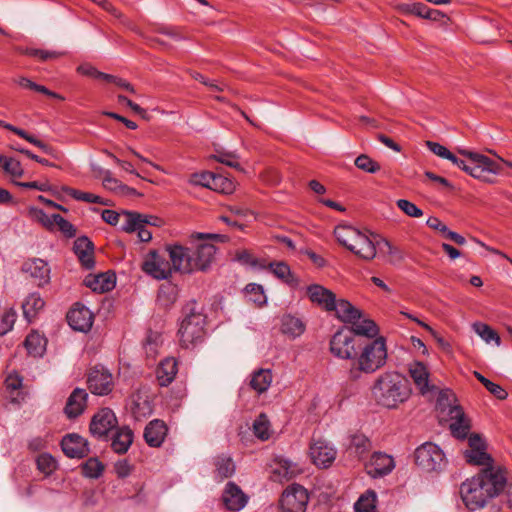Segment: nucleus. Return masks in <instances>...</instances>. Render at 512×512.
I'll list each match as a JSON object with an SVG mask.
<instances>
[{"instance_id":"obj_1","label":"nucleus","mask_w":512,"mask_h":512,"mask_svg":"<svg viewBox=\"0 0 512 512\" xmlns=\"http://www.w3.org/2000/svg\"><path fill=\"white\" fill-rule=\"evenodd\" d=\"M505 482L506 470L500 466L485 467L461 484V499L469 511L483 509L502 492Z\"/></svg>"},{"instance_id":"obj_2","label":"nucleus","mask_w":512,"mask_h":512,"mask_svg":"<svg viewBox=\"0 0 512 512\" xmlns=\"http://www.w3.org/2000/svg\"><path fill=\"white\" fill-rule=\"evenodd\" d=\"M359 346L360 350L354 356L347 372L351 381H358L364 375L375 373L386 364L387 360V347L383 337Z\"/></svg>"},{"instance_id":"obj_3","label":"nucleus","mask_w":512,"mask_h":512,"mask_svg":"<svg viewBox=\"0 0 512 512\" xmlns=\"http://www.w3.org/2000/svg\"><path fill=\"white\" fill-rule=\"evenodd\" d=\"M372 395L380 406L395 409L409 399L411 388L401 374L385 372L376 379L372 387Z\"/></svg>"},{"instance_id":"obj_4","label":"nucleus","mask_w":512,"mask_h":512,"mask_svg":"<svg viewBox=\"0 0 512 512\" xmlns=\"http://www.w3.org/2000/svg\"><path fill=\"white\" fill-rule=\"evenodd\" d=\"M337 318L351 326L348 330L352 332L354 336H363L372 340L378 338L379 328L376 323L366 317L361 310L356 308L349 301L340 304Z\"/></svg>"},{"instance_id":"obj_5","label":"nucleus","mask_w":512,"mask_h":512,"mask_svg":"<svg viewBox=\"0 0 512 512\" xmlns=\"http://www.w3.org/2000/svg\"><path fill=\"white\" fill-rule=\"evenodd\" d=\"M206 317L201 312L191 310L187 313L178 329L179 344L182 348L191 349L204 341Z\"/></svg>"},{"instance_id":"obj_6","label":"nucleus","mask_w":512,"mask_h":512,"mask_svg":"<svg viewBox=\"0 0 512 512\" xmlns=\"http://www.w3.org/2000/svg\"><path fill=\"white\" fill-rule=\"evenodd\" d=\"M415 463L423 471L433 472L441 470L446 464V459L438 445L426 442L415 450Z\"/></svg>"},{"instance_id":"obj_7","label":"nucleus","mask_w":512,"mask_h":512,"mask_svg":"<svg viewBox=\"0 0 512 512\" xmlns=\"http://www.w3.org/2000/svg\"><path fill=\"white\" fill-rule=\"evenodd\" d=\"M167 252L160 253L156 250L149 251L142 262V270L157 280H166L172 276L171 261L167 259Z\"/></svg>"},{"instance_id":"obj_8","label":"nucleus","mask_w":512,"mask_h":512,"mask_svg":"<svg viewBox=\"0 0 512 512\" xmlns=\"http://www.w3.org/2000/svg\"><path fill=\"white\" fill-rule=\"evenodd\" d=\"M309 501L307 490L300 484H291L282 493L280 506L282 512H305Z\"/></svg>"},{"instance_id":"obj_9","label":"nucleus","mask_w":512,"mask_h":512,"mask_svg":"<svg viewBox=\"0 0 512 512\" xmlns=\"http://www.w3.org/2000/svg\"><path fill=\"white\" fill-rule=\"evenodd\" d=\"M356 340L348 329L338 330L330 340L331 353L343 360H353L356 355Z\"/></svg>"},{"instance_id":"obj_10","label":"nucleus","mask_w":512,"mask_h":512,"mask_svg":"<svg viewBox=\"0 0 512 512\" xmlns=\"http://www.w3.org/2000/svg\"><path fill=\"white\" fill-rule=\"evenodd\" d=\"M307 295L310 301L327 312H335L339 315V307L342 302H348L345 299H336V295L329 289L319 284H312L307 287Z\"/></svg>"},{"instance_id":"obj_11","label":"nucleus","mask_w":512,"mask_h":512,"mask_svg":"<svg viewBox=\"0 0 512 512\" xmlns=\"http://www.w3.org/2000/svg\"><path fill=\"white\" fill-rule=\"evenodd\" d=\"M165 252L171 261L173 271L180 272L183 274L194 273L191 252L189 247L174 244L168 245L165 248Z\"/></svg>"},{"instance_id":"obj_12","label":"nucleus","mask_w":512,"mask_h":512,"mask_svg":"<svg viewBox=\"0 0 512 512\" xmlns=\"http://www.w3.org/2000/svg\"><path fill=\"white\" fill-rule=\"evenodd\" d=\"M118 421L110 408H102L92 418L90 432L93 436L103 438L117 427Z\"/></svg>"},{"instance_id":"obj_13","label":"nucleus","mask_w":512,"mask_h":512,"mask_svg":"<svg viewBox=\"0 0 512 512\" xmlns=\"http://www.w3.org/2000/svg\"><path fill=\"white\" fill-rule=\"evenodd\" d=\"M22 271L27 274L38 287H43L50 282V267L46 261L40 258H31L22 265Z\"/></svg>"},{"instance_id":"obj_14","label":"nucleus","mask_w":512,"mask_h":512,"mask_svg":"<svg viewBox=\"0 0 512 512\" xmlns=\"http://www.w3.org/2000/svg\"><path fill=\"white\" fill-rule=\"evenodd\" d=\"M194 272L206 271L212 264L216 254V247L213 244L201 243L190 247Z\"/></svg>"},{"instance_id":"obj_15","label":"nucleus","mask_w":512,"mask_h":512,"mask_svg":"<svg viewBox=\"0 0 512 512\" xmlns=\"http://www.w3.org/2000/svg\"><path fill=\"white\" fill-rule=\"evenodd\" d=\"M88 387L93 394L107 395L112 391V375L103 368L95 367L88 377Z\"/></svg>"},{"instance_id":"obj_16","label":"nucleus","mask_w":512,"mask_h":512,"mask_svg":"<svg viewBox=\"0 0 512 512\" xmlns=\"http://www.w3.org/2000/svg\"><path fill=\"white\" fill-rule=\"evenodd\" d=\"M248 496L234 482H228L222 494V501L227 510L238 512L242 510L247 502Z\"/></svg>"},{"instance_id":"obj_17","label":"nucleus","mask_w":512,"mask_h":512,"mask_svg":"<svg viewBox=\"0 0 512 512\" xmlns=\"http://www.w3.org/2000/svg\"><path fill=\"white\" fill-rule=\"evenodd\" d=\"M394 467L393 457L382 452H374L366 464L367 473L373 478L388 475Z\"/></svg>"},{"instance_id":"obj_18","label":"nucleus","mask_w":512,"mask_h":512,"mask_svg":"<svg viewBox=\"0 0 512 512\" xmlns=\"http://www.w3.org/2000/svg\"><path fill=\"white\" fill-rule=\"evenodd\" d=\"M67 320L73 330L87 332L93 324V313L84 305L76 304L68 312Z\"/></svg>"},{"instance_id":"obj_19","label":"nucleus","mask_w":512,"mask_h":512,"mask_svg":"<svg viewBox=\"0 0 512 512\" xmlns=\"http://www.w3.org/2000/svg\"><path fill=\"white\" fill-rule=\"evenodd\" d=\"M472 170V177L480 179L485 182H492L490 175H497L501 171L500 165L482 154L474 155V166Z\"/></svg>"},{"instance_id":"obj_20","label":"nucleus","mask_w":512,"mask_h":512,"mask_svg":"<svg viewBox=\"0 0 512 512\" xmlns=\"http://www.w3.org/2000/svg\"><path fill=\"white\" fill-rule=\"evenodd\" d=\"M377 241L376 235L362 231L351 252L365 261H371L377 255Z\"/></svg>"},{"instance_id":"obj_21","label":"nucleus","mask_w":512,"mask_h":512,"mask_svg":"<svg viewBox=\"0 0 512 512\" xmlns=\"http://www.w3.org/2000/svg\"><path fill=\"white\" fill-rule=\"evenodd\" d=\"M310 456L318 467L330 466L336 458V450L324 440H315L310 446Z\"/></svg>"},{"instance_id":"obj_22","label":"nucleus","mask_w":512,"mask_h":512,"mask_svg":"<svg viewBox=\"0 0 512 512\" xmlns=\"http://www.w3.org/2000/svg\"><path fill=\"white\" fill-rule=\"evenodd\" d=\"M61 447L69 458H83L89 452L87 440L74 433L63 437Z\"/></svg>"},{"instance_id":"obj_23","label":"nucleus","mask_w":512,"mask_h":512,"mask_svg":"<svg viewBox=\"0 0 512 512\" xmlns=\"http://www.w3.org/2000/svg\"><path fill=\"white\" fill-rule=\"evenodd\" d=\"M450 430L453 436L464 439L470 430V421L459 406H452L449 409Z\"/></svg>"},{"instance_id":"obj_24","label":"nucleus","mask_w":512,"mask_h":512,"mask_svg":"<svg viewBox=\"0 0 512 512\" xmlns=\"http://www.w3.org/2000/svg\"><path fill=\"white\" fill-rule=\"evenodd\" d=\"M409 375L413 379L414 384L419 389L422 395L430 392L432 386L430 385V373L427 366L419 361L412 362L409 364Z\"/></svg>"},{"instance_id":"obj_25","label":"nucleus","mask_w":512,"mask_h":512,"mask_svg":"<svg viewBox=\"0 0 512 512\" xmlns=\"http://www.w3.org/2000/svg\"><path fill=\"white\" fill-rule=\"evenodd\" d=\"M301 472L297 464L290 460L278 457L274 461L272 469V479L278 482L288 481L296 477Z\"/></svg>"},{"instance_id":"obj_26","label":"nucleus","mask_w":512,"mask_h":512,"mask_svg":"<svg viewBox=\"0 0 512 512\" xmlns=\"http://www.w3.org/2000/svg\"><path fill=\"white\" fill-rule=\"evenodd\" d=\"M88 394L84 389L76 388L67 399L64 412L70 419L76 418L81 415L87 403Z\"/></svg>"},{"instance_id":"obj_27","label":"nucleus","mask_w":512,"mask_h":512,"mask_svg":"<svg viewBox=\"0 0 512 512\" xmlns=\"http://www.w3.org/2000/svg\"><path fill=\"white\" fill-rule=\"evenodd\" d=\"M73 249L84 268L91 269L94 267V246L87 237L77 238L74 242Z\"/></svg>"},{"instance_id":"obj_28","label":"nucleus","mask_w":512,"mask_h":512,"mask_svg":"<svg viewBox=\"0 0 512 512\" xmlns=\"http://www.w3.org/2000/svg\"><path fill=\"white\" fill-rule=\"evenodd\" d=\"M84 284L94 292L104 293L111 291L116 284V277L113 273H100L87 275Z\"/></svg>"},{"instance_id":"obj_29","label":"nucleus","mask_w":512,"mask_h":512,"mask_svg":"<svg viewBox=\"0 0 512 512\" xmlns=\"http://www.w3.org/2000/svg\"><path fill=\"white\" fill-rule=\"evenodd\" d=\"M178 372V364L175 358L167 357L162 360L156 369V379L160 386L170 385Z\"/></svg>"},{"instance_id":"obj_30","label":"nucleus","mask_w":512,"mask_h":512,"mask_svg":"<svg viewBox=\"0 0 512 512\" xmlns=\"http://www.w3.org/2000/svg\"><path fill=\"white\" fill-rule=\"evenodd\" d=\"M167 434V427L162 420L155 419L149 422L144 431V439L151 447H159Z\"/></svg>"},{"instance_id":"obj_31","label":"nucleus","mask_w":512,"mask_h":512,"mask_svg":"<svg viewBox=\"0 0 512 512\" xmlns=\"http://www.w3.org/2000/svg\"><path fill=\"white\" fill-rule=\"evenodd\" d=\"M398 9L400 12L404 14H414L418 17L434 21L439 20L441 17H443V14L439 10L430 9L421 2L400 4L398 6Z\"/></svg>"},{"instance_id":"obj_32","label":"nucleus","mask_w":512,"mask_h":512,"mask_svg":"<svg viewBox=\"0 0 512 512\" xmlns=\"http://www.w3.org/2000/svg\"><path fill=\"white\" fill-rule=\"evenodd\" d=\"M361 233L362 231L358 228L347 224H339L334 229V235L338 243L349 251H351Z\"/></svg>"},{"instance_id":"obj_33","label":"nucleus","mask_w":512,"mask_h":512,"mask_svg":"<svg viewBox=\"0 0 512 512\" xmlns=\"http://www.w3.org/2000/svg\"><path fill=\"white\" fill-rule=\"evenodd\" d=\"M133 442V432L127 427L123 426L116 430L112 437L111 447L114 452L124 454L128 451Z\"/></svg>"},{"instance_id":"obj_34","label":"nucleus","mask_w":512,"mask_h":512,"mask_svg":"<svg viewBox=\"0 0 512 512\" xmlns=\"http://www.w3.org/2000/svg\"><path fill=\"white\" fill-rule=\"evenodd\" d=\"M214 465V478L218 482L233 476L236 470L232 458L225 455L217 456L214 460Z\"/></svg>"},{"instance_id":"obj_35","label":"nucleus","mask_w":512,"mask_h":512,"mask_svg":"<svg viewBox=\"0 0 512 512\" xmlns=\"http://www.w3.org/2000/svg\"><path fill=\"white\" fill-rule=\"evenodd\" d=\"M131 412L136 420H142L153 413L151 401L140 394H136L132 398Z\"/></svg>"},{"instance_id":"obj_36","label":"nucleus","mask_w":512,"mask_h":512,"mask_svg":"<svg viewBox=\"0 0 512 512\" xmlns=\"http://www.w3.org/2000/svg\"><path fill=\"white\" fill-rule=\"evenodd\" d=\"M269 269L273 273V275L281 280L282 282L290 285L297 286L298 280L295 278L289 265L283 261H275L271 262L268 265Z\"/></svg>"},{"instance_id":"obj_37","label":"nucleus","mask_w":512,"mask_h":512,"mask_svg":"<svg viewBox=\"0 0 512 512\" xmlns=\"http://www.w3.org/2000/svg\"><path fill=\"white\" fill-rule=\"evenodd\" d=\"M281 331L291 338H296L304 333L305 325L295 316L284 315L281 318Z\"/></svg>"},{"instance_id":"obj_38","label":"nucleus","mask_w":512,"mask_h":512,"mask_svg":"<svg viewBox=\"0 0 512 512\" xmlns=\"http://www.w3.org/2000/svg\"><path fill=\"white\" fill-rule=\"evenodd\" d=\"M44 305L45 302L38 293H31L22 304L23 314L26 320L32 322L38 312L43 309Z\"/></svg>"},{"instance_id":"obj_39","label":"nucleus","mask_w":512,"mask_h":512,"mask_svg":"<svg viewBox=\"0 0 512 512\" xmlns=\"http://www.w3.org/2000/svg\"><path fill=\"white\" fill-rule=\"evenodd\" d=\"M272 383V372L270 369H259L254 372L250 381L251 387L259 394L268 390Z\"/></svg>"},{"instance_id":"obj_40","label":"nucleus","mask_w":512,"mask_h":512,"mask_svg":"<svg viewBox=\"0 0 512 512\" xmlns=\"http://www.w3.org/2000/svg\"><path fill=\"white\" fill-rule=\"evenodd\" d=\"M24 346L28 354L38 357L42 356L45 351L46 340L37 332H32L27 335Z\"/></svg>"},{"instance_id":"obj_41","label":"nucleus","mask_w":512,"mask_h":512,"mask_svg":"<svg viewBox=\"0 0 512 512\" xmlns=\"http://www.w3.org/2000/svg\"><path fill=\"white\" fill-rule=\"evenodd\" d=\"M376 501V493L372 490H368L356 501L354 510L355 512H377Z\"/></svg>"},{"instance_id":"obj_42","label":"nucleus","mask_w":512,"mask_h":512,"mask_svg":"<svg viewBox=\"0 0 512 512\" xmlns=\"http://www.w3.org/2000/svg\"><path fill=\"white\" fill-rule=\"evenodd\" d=\"M377 249L381 254L389 256V262L392 264L399 263L404 258L401 250L393 246L387 239L378 238Z\"/></svg>"},{"instance_id":"obj_43","label":"nucleus","mask_w":512,"mask_h":512,"mask_svg":"<svg viewBox=\"0 0 512 512\" xmlns=\"http://www.w3.org/2000/svg\"><path fill=\"white\" fill-rule=\"evenodd\" d=\"M141 225H143L142 214L137 212L122 211V221L120 226L122 231L128 233L136 232Z\"/></svg>"},{"instance_id":"obj_44","label":"nucleus","mask_w":512,"mask_h":512,"mask_svg":"<svg viewBox=\"0 0 512 512\" xmlns=\"http://www.w3.org/2000/svg\"><path fill=\"white\" fill-rule=\"evenodd\" d=\"M465 458L468 463H471L474 465L494 467L492 465L493 460H492L491 456L485 451V448L469 449V450L465 451Z\"/></svg>"},{"instance_id":"obj_45","label":"nucleus","mask_w":512,"mask_h":512,"mask_svg":"<svg viewBox=\"0 0 512 512\" xmlns=\"http://www.w3.org/2000/svg\"><path fill=\"white\" fill-rule=\"evenodd\" d=\"M62 191L78 201L108 205V203L104 201L103 198L89 192H83L67 186L62 187Z\"/></svg>"},{"instance_id":"obj_46","label":"nucleus","mask_w":512,"mask_h":512,"mask_svg":"<svg viewBox=\"0 0 512 512\" xmlns=\"http://www.w3.org/2000/svg\"><path fill=\"white\" fill-rule=\"evenodd\" d=\"M253 432L260 440H268L271 436V425L266 414L261 413L253 423Z\"/></svg>"},{"instance_id":"obj_47","label":"nucleus","mask_w":512,"mask_h":512,"mask_svg":"<svg viewBox=\"0 0 512 512\" xmlns=\"http://www.w3.org/2000/svg\"><path fill=\"white\" fill-rule=\"evenodd\" d=\"M28 215L31 220L41 224L47 230L54 231V214L48 215L44 210L40 208L30 207L28 209Z\"/></svg>"},{"instance_id":"obj_48","label":"nucleus","mask_w":512,"mask_h":512,"mask_svg":"<svg viewBox=\"0 0 512 512\" xmlns=\"http://www.w3.org/2000/svg\"><path fill=\"white\" fill-rule=\"evenodd\" d=\"M473 330L477 335H479L486 343L494 342L497 346H500L501 339L497 332L493 330L490 326L484 323H474Z\"/></svg>"},{"instance_id":"obj_49","label":"nucleus","mask_w":512,"mask_h":512,"mask_svg":"<svg viewBox=\"0 0 512 512\" xmlns=\"http://www.w3.org/2000/svg\"><path fill=\"white\" fill-rule=\"evenodd\" d=\"M104 470L103 464L96 458H90L82 464V473L91 479L99 478Z\"/></svg>"},{"instance_id":"obj_50","label":"nucleus","mask_w":512,"mask_h":512,"mask_svg":"<svg viewBox=\"0 0 512 512\" xmlns=\"http://www.w3.org/2000/svg\"><path fill=\"white\" fill-rule=\"evenodd\" d=\"M211 186V190H215L224 194L232 193L236 187L235 183L231 179L220 174H214Z\"/></svg>"},{"instance_id":"obj_51","label":"nucleus","mask_w":512,"mask_h":512,"mask_svg":"<svg viewBox=\"0 0 512 512\" xmlns=\"http://www.w3.org/2000/svg\"><path fill=\"white\" fill-rule=\"evenodd\" d=\"M214 158L216 161L222 163V164H225L229 167H232L234 169H237L241 172H244V169L242 168L240 162H239V157L237 154L233 153V152H224V151H219L217 152L216 155H214Z\"/></svg>"},{"instance_id":"obj_52","label":"nucleus","mask_w":512,"mask_h":512,"mask_svg":"<svg viewBox=\"0 0 512 512\" xmlns=\"http://www.w3.org/2000/svg\"><path fill=\"white\" fill-rule=\"evenodd\" d=\"M355 166L367 173L374 174L380 170L378 162L374 161L366 154H362L355 159Z\"/></svg>"},{"instance_id":"obj_53","label":"nucleus","mask_w":512,"mask_h":512,"mask_svg":"<svg viewBox=\"0 0 512 512\" xmlns=\"http://www.w3.org/2000/svg\"><path fill=\"white\" fill-rule=\"evenodd\" d=\"M245 292L247 296L249 297V300L258 304L262 305L266 303V296L264 294L263 287L256 283H249L245 287Z\"/></svg>"},{"instance_id":"obj_54","label":"nucleus","mask_w":512,"mask_h":512,"mask_svg":"<svg viewBox=\"0 0 512 512\" xmlns=\"http://www.w3.org/2000/svg\"><path fill=\"white\" fill-rule=\"evenodd\" d=\"M370 447L369 439L362 435H353L350 440L349 449L352 450L358 456L364 454Z\"/></svg>"},{"instance_id":"obj_55","label":"nucleus","mask_w":512,"mask_h":512,"mask_svg":"<svg viewBox=\"0 0 512 512\" xmlns=\"http://www.w3.org/2000/svg\"><path fill=\"white\" fill-rule=\"evenodd\" d=\"M16 317V311L12 308L4 310L0 314V335H5L13 328Z\"/></svg>"},{"instance_id":"obj_56","label":"nucleus","mask_w":512,"mask_h":512,"mask_svg":"<svg viewBox=\"0 0 512 512\" xmlns=\"http://www.w3.org/2000/svg\"><path fill=\"white\" fill-rule=\"evenodd\" d=\"M36 462L38 469L45 475H50L57 467L56 460L47 453L40 454Z\"/></svg>"},{"instance_id":"obj_57","label":"nucleus","mask_w":512,"mask_h":512,"mask_svg":"<svg viewBox=\"0 0 512 512\" xmlns=\"http://www.w3.org/2000/svg\"><path fill=\"white\" fill-rule=\"evenodd\" d=\"M25 54L33 57H38L43 61L55 60L64 55V52L55 50H43V49H26Z\"/></svg>"},{"instance_id":"obj_58","label":"nucleus","mask_w":512,"mask_h":512,"mask_svg":"<svg viewBox=\"0 0 512 512\" xmlns=\"http://www.w3.org/2000/svg\"><path fill=\"white\" fill-rule=\"evenodd\" d=\"M2 170L11 177H21L24 174L21 163L12 157L5 158Z\"/></svg>"},{"instance_id":"obj_59","label":"nucleus","mask_w":512,"mask_h":512,"mask_svg":"<svg viewBox=\"0 0 512 512\" xmlns=\"http://www.w3.org/2000/svg\"><path fill=\"white\" fill-rule=\"evenodd\" d=\"M54 229L57 227L59 231H61L66 237H74L76 234V229L72 223L64 219L59 214H54Z\"/></svg>"},{"instance_id":"obj_60","label":"nucleus","mask_w":512,"mask_h":512,"mask_svg":"<svg viewBox=\"0 0 512 512\" xmlns=\"http://www.w3.org/2000/svg\"><path fill=\"white\" fill-rule=\"evenodd\" d=\"M396 205L409 217L419 218L423 215V211L409 200L399 199L397 200Z\"/></svg>"},{"instance_id":"obj_61","label":"nucleus","mask_w":512,"mask_h":512,"mask_svg":"<svg viewBox=\"0 0 512 512\" xmlns=\"http://www.w3.org/2000/svg\"><path fill=\"white\" fill-rule=\"evenodd\" d=\"M213 177L214 174L210 172L193 173L189 178V183L211 189Z\"/></svg>"},{"instance_id":"obj_62","label":"nucleus","mask_w":512,"mask_h":512,"mask_svg":"<svg viewBox=\"0 0 512 512\" xmlns=\"http://www.w3.org/2000/svg\"><path fill=\"white\" fill-rule=\"evenodd\" d=\"M427 147L429 148V150L432 153H434L435 155H437L441 158L448 159V160H454V154L451 153L445 146H443L437 142L428 141Z\"/></svg>"},{"instance_id":"obj_63","label":"nucleus","mask_w":512,"mask_h":512,"mask_svg":"<svg viewBox=\"0 0 512 512\" xmlns=\"http://www.w3.org/2000/svg\"><path fill=\"white\" fill-rule=\"evenodd\" d=\"M77 71L85 76L99 78V79H110L109 74L98 71L95 67L90 64H82L77 68Z\"/></svg>"},{"instance_id":"obj_64","label":"nucleus","mask_w":512,"mask_h":512,"mask_svg":"<svg viewBox=\"0 0 512 512\" xmlns=\"http://www.w3.org/2000/svg\"><path fill=\"white\" fill-rule=\"evenodd\" d=\"M102 219L110 225H113V226L119 225V227H120L121 221H122V212L117 213L114 210L105 209L102 212Z\"/></svg>"}]
</instances>
